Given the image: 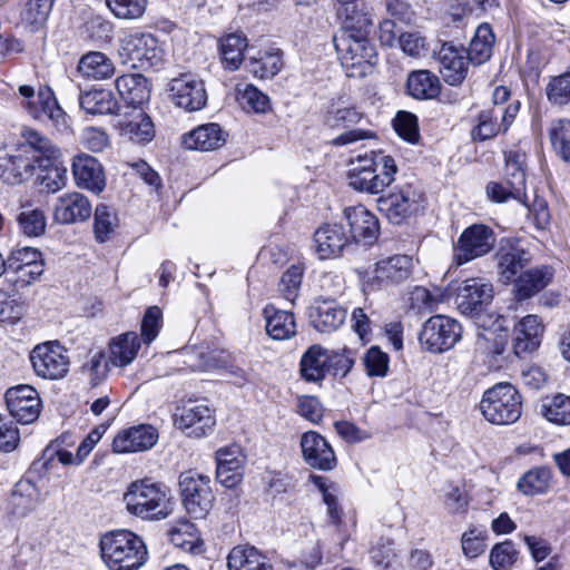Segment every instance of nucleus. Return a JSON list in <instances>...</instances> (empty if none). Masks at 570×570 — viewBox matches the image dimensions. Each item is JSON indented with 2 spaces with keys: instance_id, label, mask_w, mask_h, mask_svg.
I'll return each mask as SVG.
<instances>
[{
  "instance_id": "nucleus-50",
  "label": "nucleus",
  "mask_w": 570,
  "mask_h": 570,
  "mask_svg": "<svg viewBox=\"0 0 570 570\" xmlns=\"http://www.w3.org/2000/svg\"><path fill=\"white\" fill-rule=\"evenodd\" d=\"M551 479L550 470L537 468L527 472L519 481L518 488L525 495H535L547 491Z\"/></svg>"
},
{
  "instance_id": "nucleus-34",
  "label": "nucleus",
  "mask_w": 570,
  "mask_h": 570,
  "mask_svg": "<svg viewBox=\"0 0 570 570\" xmlns=\"http://www.w3.org/2000/svg\"><path fill=\"white\" fill-rule=\"evenodd\" d=\"M39 501V490L29 480H20L9 498V512L18 518H23L35 510Z\"/></svg>"
},
{
  "instance_id": "nucleus-46",
  "label": "nucleus",
  "mask_w": 570,
  "mask_h": 570,
  "mask_svg": "<svg viewBox=\"0 0 570 570\" xmlns=\"http://www.w3.org/2000/svg\"><path fill=\"white\" fill-rule=\"evenodd\" d=\"M505 178L508 185H513V194L520 196L525 190V158L527 155L519 148L504 153Z\"/></svg>"
},
{
  "instance_id": "nucleus-63",
  "label": "nucleus",
  "mask_w": 570,
  "mask_h": 570,
  "mask_svg": "<svg viewBox=\"0 0 570 570\" xmlns=\"http://www.w3.org/2000/svg\"><path fill=\"white\" fill-rule=\"evenodd\" d=\"M397 45L409 57L422 58L428 55V42L420 32H402L399 35Z\"/></svg>"
},
{
  "instance_id": "nucleus-5",
  "label": "nucleus",
  "mask_w": 570,
  "mask_h": 570,
  "mask_svg": "<svg viewBox=\"0 0 570 570\" xmlns=\"http://www.w3.org/2000/svg\"><path fill=\"white\" fill-rule=\"evenodd\" d=\"M480 411L483 417L492 424H512L521 416V395L509 383L495 384L483 393Z\"/></svg>"
},
{
  "instance_id": "nucleus-38",
  "label": "nucleus",
  "mask_w": 570,
  "mask_h": 570,
  "mask_svg": "<svg viewBox=\"0 0 570 570\" xmlns=\"http://www.w3.org/2000/svg\"><path fill=\"white\" fill-rule=\"evenodd\" d=\"M141 340L135 332L115 337L109 344V362L119 367L129 365L137 356Z\"/></svg>"
},
{
  "instance_id": "nucleus-19",
  "label": "nucleus",
  "mask_w": 570,
  "mask_h": 570,
  "mask_svg": "<svg viewBox=\"0 0 570 570\" xmlns=\"http://www.w3.org/2000/svg\"><path fill=\"white\" fill-rule=\"evenodd\" d=\"M493 297L492 285L481 278L463 281L456 288L455 304L462 314L478 312Z\"/></svg>"
},
{
  "instance_id": "nucleus-48",
  "label": "nucleus",
  "mask_w": 570,
  "mask_h": 570,
  "mask_svg": "<svg viewBox=\"0 0 570 570\" xmlns=\"http://www.w3.org/2000/svg\"><path fill=\"white\" fill-rule=\"evenodd\" d=\"M499 116V107L482 110L478 116L476 125L471 131L472 138L478 141H484L495 137L503 130V126L498 121Z\"/></svg>"
},
{
  "instance_id": "nucleus-4",
  "label": "nucleus",
  "mask_w": 570,
  "mask_h": 570,
  "mask_svg": "<svg viewBox=\"0 0 570 570\" xmlns=\"http://www.w3.org/2000/svg\"><path fill=\"white\" fill-rule=\"evenodd\" d=\"M397 167L393 157L371 151L351 160L348 185L362 193L379 194L394 180Z\"/></svg>"
},
{
  "instance_id": "nucleus-7",
  "label": "nucleus",
  "mask_w": 570,
  "mask_h": 570,
  "mask_svg": "<svg viewBox=\"0 0 570 570\" xmlns=\"http://www.w3.org/2000/svg\"><path fill=\"white\" fill-rule=\"evenodd\" d=\"M179 488L187 512L195 519L205 518L214 502L210 478L195 470H188L179 475Z\"/></svg>"
},
{
  "instance_id": "nucleus-26",
  "label": "nucleus",
  "mask_w": 570,
  "mask_h": 570,
  "mask_svg": "<svg viewBox=\"0 0 570 570\" xmlns=\"http://www.w3.org/2000/svg\"><path fill=\"white\" fill-rule=\"evenodd\" d=\"M91 210V204L85 195L68 193L57 199L53 217L60 224H73L88 219Z\"/></svg>"
},
{
  "instance_id": "nucleus-28",
  "label": "nucleus",
  "mask_w": 570,
  "mask_h": 570,
  "mask_svg": "<svg viewBox=\"0 0 570 570\" xmlns=\"http://www.w3.org/2000/svg\"><path fill=\"white\" fill-rule=\"evenodd\" d=\"M543 325L537 315H527L514 326L513 350L517 356L535 351L543 334Z\"/></svg>"
},
{
  "instance_id": "nucleus-31",
  "label": "nucleus",
  "mask_w": 570,
  "mask_h": 570,
  "mask_svg": "<svg viewBox=\"0 0 570 570\" xmlns=\"http://www.w3.org/2000/svg\"><path fill=\"white\" fill-rule=\"evenodd\" d=\"M181 144L190 150L208 151L222 147L225 137L217 124H206L185 134Z\"/></svg>"
},
{
  "instance_id": "nucleus-56",
  "label": "nucleus",
  "mask_w": 570,
  "mask_h": 570,
  "mask_svg": "<svg viewBox=\"0 0 570 570\" xmlns=\"http://www.w3.org/2000/svg\"><path fill=\"white\" fill-rule=\"evenodd\" d=\"M185 364L193 371H209L219 366V358L216 350L186 348Z\"/></svg>"
},
{
  "instance_id": "nucleus-35",
  "label": "nucleus",
  "mask_w": 570,
  "mask_h": 570,
  "mask_svg": "<svg viewBox=\"0 0 570 570\" xmlns=\"http://www.w3.org/2000/svg\"><path fill=\"white\" fill-rule=\"evenodd\" d=\"M497 257L500 277L505 283L514 281L517 274L531 259L530 254L517 245L501 247Z\"/></svg>"
},
{
  "instance_id": "nucleus-39",
  "label": "nucleus",
  "mask_w": 570,
  "mask_h": 570,
  "mask_svg": "<svg viewBox=\"0 0 570 570\" xmlns=\"http://www.w3.org/2000/svg\"><path fill=\"white\" fill-rule=\"evenodd\" d=\"M267 334L278 341L292 337L296 332L294 315L291 312L277 309L274 305L264 308Z\"/></svg>"
},
{
  "instance_id": "nucleus-2",
  "label": "nucleus",
  "mask_w": 570,
  "mask_h": 570,
  "mask_svg": "<svg viewBox=\"0 0 570 570\" xmlns=\"http://www.w3.org/2000/svg\"><path fill=\"white\" fill-rule=\"evenodd\" d=\"M122 501L127 512L141 520H164L173 511L169 489L149 478L132 481L127 487Z\"/></svg>"
},
{
  "instance_id": "nucleus-49",
  "label": "nucleus",
  "mask_w": 570,
  "mask_h": 570,
  "mask_svg": "<svg viewBox=\"0 0 570 570\" xmlns=\"http://www.w3.org/2000/svg\"><path fill=\"white\" fill-rule=\"evenodd\" d=\"M541 414L552 423L570 424V396L557 394L546 399L541 405Z\"/></svg>"
},
{
  "instance_id": "nucleus-6",
  "label": "nucleus",
  "mask_w": 570,
  "mask_h": 570,
  "mask_svg": "<svg viewBox=\"0 0 570 570\" xmlns=\"http://www.w3.org/2000/svg\"><path fill=\"white\" fill-rule=\"evenodd\" d=\"M334 43L348 77L363 78L377 63L375 47L367 38L341 35L334 39Z\"/></svg>"
},
{
  "instance_id": "nucleus-62",
  "label": "nucleus",
  "mask_w": 570,
  "mask_h": 570,
  "mask_svg": "<svg viewBox=\"0 0 570 570\" xmlns=\"http://www.w3.org/2000/svg\"><path fill=\"white\" fill-rule=\"evenodd\" d=\"M302 278L303 267L299 265H292L284 272L278 289L286 301L294 303L298 294Z\"/></svg>"
},
{
  "instance_id": "nucleus-12",
  "label": "nucleus",
  "mask_w": 570,
  "mask_h": 570,
  "mask_svg": "<svg viewBox=\"0 0 570 570\" xmlns=\"http://www.w3.org/2000/svg\"><path fill=\"white\" fill-rule=\"evenodd\" d=\"M461 338L460 324L448 316L430 317L422 327L419 340L431 353H442L452 348Z\"/></svg>"
},
{
  "instance_id": "nucleus-61",
  "label": "nucleus",
  "mask_w": 570,
  "mask_h": 570,
  "mask_svg": "<svg viewBox=\"0 0 570 570\" xmlns=\"http://www.w3.org/2000/svg\"><path fill=\"white\" fill-rule=\"evenodd\" d=\"M487 530L470 529L463 532L461 537V547L463 554L469 559H474L484 553L487 549Z\"/></svg>"
},
{
  "instance_id": "nucleus-1",
  "label": "nucleus",
  "mask_w": 570,
  "mask_h": 570,
  "mask_svg": "<svg viewBox=\"0 0 570 570\" xmlns=\"http://www.w3.org/2000/svg\"><path fill=\"white\" fill-rule=\"evenodd\" d=\"M24 144L0 148V179L9 185H18L30 178L36 169V154L47 159L56 158L58 148L37 130H22Z\"/></svg>"
},
{
  "instance_id": "nucleus-24",
  "label": "nucleus",
  "mask_w": 570,
  "mask_h": 570,
  "mask_svg": "<svg viewBox=\"0 0 570 570\" xmlns=\"http://www.w3.org/2000/svg\"><path fill=\"white\" fill-rule=\"evenodd\" d=\"M72 175L78 187L99 194L106 187L101 164L92 156L80 154L73 157Z\"/></svg>"
},
{
  "instance_id": "nucleus-43",
  "label": "nucleus",
  "mask_w": 570,
  "mask_h": 570,
  "mask_svg": "<svg viewBox=\"0 0 570 570\" xmlns=\"http://www.w3.org/2000/svg\"><path fill=\"white\" fill-rule=\"evenodd\" d=\"M79 105L91 115H112L118 109V102L112 92L106 89H94L80 94Z\"/></svg>"
},
{
  "instance_id": "nucleus-15",
  "label": "nucleus",
  "mask_w": 570,
  "mask_h": 570,
  "mask_svg": "<svg viewBox=\"0 0 570 570\" xmlns=\"http://www.w3.org/2000/svg\"><path fill=\"white\" fill-rule=\"evenodd\" d=\"M215 424L214 412L205 404L188 403L175 417V425L178 429L197 439L212 433Z\"/></svg>"
},
{
  "instance_id": "nucleus-44",
  "label": "nucleus",
  "mask_w": 570,
  "mask_h": 570,
  "mask_svg": "<svg viewBox=\"0 0 570 570\" xmlns=\"http://www.w3.org/2000/svg\"><path fill=\"white\" fill-rule=\"evenodd\" d=\"M60 156V151L58 150V155L56 158L47 159L42 157L40 154L36 156L35 164H38L41 173L38 175L37 179L40 185L46 188L49 193H56L62 189L66 186L67 181V170L65 167H59L53 164Z\"/></svg>"
},
{
  "instance_id": "nucleus-20",
  "label": "nucleus",
  "mask_w": 570,
  "mask_h": 570,
  "mask_svg": "<svg viewBox=\"0 0 570 570\" xmlns=\"http://www.w3.org/2000/svg\"><path fill=\"white\" fill-rule=\"evenodd\" d=\"M156 428L149 424H139L121 430L115 436L112 449L117 453H135L150 450L158 441Z\"/></svg>"
},
{
  "instance_id": "nucleus-58",
  "label": "nucleus",
  "mask_w": 570,
  "mask_h": 570,
  "mask_svg": "<svg viewBox=\"0 0 570 570\" xmlns=\"http://www.w3.org/2000/svg\"><path fill=\"white\" fill-rule=\"evenodd\" d=\"M148 0H106V4L118 19L136 20L144 16Z\"/></svg>"
},
{
  "instance_id": "nucleus-14",
  "label": "nucleus",
  "mask_w": 570,
  "mask_h": 570,
  "mask_svg": "<svg viewBox=\"0 0 570 570\" xmlns=\"http://www.w3.org/2000/svg\"><path fill=\"white\" fill-rule=\"evenodd\" d=\"M6 404L10 415L22 424L35 422L41 411L38 391L27 384L10 387L6 392Z\"/></svg>"
},
{
  "instance_id": "nucleus-54",
  "label": "nucleus",
  "mask_w": 570,
  "mask_h": 570,
  "mask_svg": "<svg viewBox=\"0 0 570 570\" xmlns=\"http://www.w3.org/2000/svg\"><path fill=\"white\" fill-rule=\"evenodd\" d=\"M24 309L21 295L0 291V322L14 324L22 318Z\"/></svg>"
},
{
  "instance_id": "nucleus-33",
  "label": "nucleus",
  "mask_w": 570,
  "mask_h": 570,
  "mask_svg": "<svg viewBox=\"0 0 570 570\" xmlns=\"http://www.w3.org/2000/svg\"><path fill=\"white\" fill-rule=\"evenodd\" d=\"M116 89L121 99L131 108L140 107L149 99L148 80L140 73H127L115 81Z\"/></svg>"
},
{
  "instance_id": "nucleus-59",
  "label": "nucleus",
  "mask_w": 570,
  "mask_h": 570,
  "mask_svg": "<svg viewBox=\"0 0 570 570\" xmlns=\"http://www.w3.org/2000/svg\"><path fill=\"white\" fill-rule=\"evenodd\" d=\"M117 216L106 205H98L95 210L94 232L99 243L106 242L117 226Z\"/></svg>"
},
{
  "instance_id": "nucleus-8",
  "label": "nucleus",
  "mask_w": 570,
  "mask_h": 570,
  "mask_svg": "<svg viewBox=\"0 0 570 570\" xmlns=\"http://www.w3.org/2000/svg\"><path fill=\"white\" fill-rule=\"evenodd\" d=\"M494 246L493 229L484 224H473L466 227L454 243L452 264L464 265L489 254Z\"/></svg>"
},
{
  "instance_id": "nucleus-13",
  "label": "nucleus",
  "mask_w": 570,
  "mask_h": 570,
  "mask_svg": "<svg viewBox=\"0 0 570 570\" xmlns=\"http://www.w3.org/2000/svg\"><path fill=\"white\" fill-rule=\"evenodd\" d=\"M17 96L20 99V106L36 119L47 117L58 121L63 115L49 87L39 86L36 89L32 85H19Z\"/></svg>"
},
{
  "instance_id": "nucleus-30",
  "label": "nucleus",
  "mask_w": 570,
  "mask_h": 570,
  "mask_svg": "<svg viewBox=\"0 0 570 570\" xmlns=\"http://www.w3.org/2000/svg\"><path fill=\"white\" fill-rule=\"evenodd\" d=\"M343 31L341 35L367 38L372 27L373 18L363 3H348L340 12Z\"/></svg>"
},
{
  "instance_id": "nucleus-10",
  "label": "nucleus",
  "mask_w": 570,
  "mask_h": 570,
  "mask_svg": "<svg viewBox=\"0 0 570 570\" xmlns=\"http://www.w3.org/2000/svg\"><path fill=\"white\" fill-rule=\"evenodd\" d=\"M119 56L131 68L147 69L161 61L163 50L153 35L134 32L120 40Z\"/></svg>"
},
{
  "instance_id": "nucleus-9",
  "label": "nucleus",
  "mask_w": 570,
  "mask_h": 570,
  "mask_svg": "<svg viewBox=\"0 0 570 570\" xmlns=\"http://www.w3.org/2000/svg\"><path fill=\"white\" fill-rule=\"evenodd\" d=\"M37 376L56 381L63 379L70 367L68 351L58 341L37 344L29 355Z\"/></svg>"
},
{
  "instance_id": "nucleus-57",
  "label": "nucleus",
  "mask_w": 570,
  "mask_h": 570,
  "mask_svg": "<svg viewBox=\"0 0 570 570\" xmlns=\"http://www.w3.org/2000/svg\"><path fill=\"white\" fill-rule=\"evenodd\" d=\"M238 101L248 112L265 114L271 109L268 96L253 85H246L243 90L238 91Z\"/></svg>"
},
{
  "instance_id": "nucleus-16",
  "label": "nucleus",
  "mask_w": 570,
  "mask_h": 570,
  "mask_svg": "<svg viewBox=\"0 0 570 570\" xmlns=\"http://www.w3.org/2000/svg\"><path fill=\"white\" fill-rule=\"evenodd\" d=\"M301 449L304 461L313 469L331 471L337 465L332 445L315 431H308L302 435Z\"/></svg>"
},
{
  "instance_id": "nucleus-40",
  "label": "nucleus",
  "mask_w": 570,
  "mask_h": 570,
  "mask_svg": "<svg viewBox=\"0 0 570 570\" xmlns=\"http://www.w3.org/2000/svg\"><path fill=\"white\" fill-rule=\"evenodd\" d=\"M363 118L361 112L347 97L334 100L325 116V124L331 128H345L356 125Z\"/></svg>"
},
{
  "instance_id": "nucleus-21",
  "label": "nucleus",
  "mask_w": 570,
  "mask_h": 570,
  "mask_svg": "<svg viewBox=\"0 0 570 570\" xmlns=\"http://www.w3.org/2000/svg\"><path fill=\"white\" fill-rule=\"evenodd\" d=\"M118 129L121 137L139 145H146L155 137L154 124L141 107L121 114Z\"/></svg>"
},
{
  "instance_id": "nucleus-51",
  "label": "nucleus",
  "mask_w": 570,
  "mask_h": 570,
  "mask_svg": "<svg viewBox=\"0 0 570 570\" xmlns=\"http://www.w3.org/2000/svg\"><path fill=\"white\" fill-rule=\"evenodd\" d=\"M550 139L560 158L570 164V120L553 121L550 128Z\"/></svg>"
},
{
  "instance_id": "nucleus-23",
  "label": "nucleus",
  "mask_w": 570,
  "mask_h": 570,
  "mask_svg": "<svg viewBox=\"0 0 570 570\" xmlns=\"http://www.w3.org/2000/svg\"><path fill=\"white\" fill-rule=\"evenodd\" d=\"M351 243L342 225L325 224L315 230L313 249L320 259H332L342 255Z\"/></svg>"
},
{
  "instance_id": "nucleus-36",
  "label": "nucleus",
  "mask_w": 570,
  "mask_h": 570,
  "mask_svg": "<svg viewBox=\"0 0 570 570\" xmlns=\"http://www.w3.org/2000/svg\"><path fill=\"white\" fill-rule=\"evenodd\" d=\"M77 70L83 78L105 80L115 75L116 67L106 53L89 51L79 59Z\"/></svg>"
},
{
  "instance_id": "nucleus-45",
  "label": "nucleus",
  "mask_w": 570,
  "mask_h": 570,
  "mask_svg": "<svg viewBox=\"0 0 570 570\" xmlns=\"http://www.w3.org/2000/svg\"><path fill=\"white\" fill-rule=\"evenodd\" d=\"M494 40L495 38L491 27L488 23L480 24L466 50L470 61L475 65L488 61L492 55Z\"/></svg>"
},
{
  "instance_id": "nucleus-29",
  "label": "nucleus",
  "mask_w": 570,
  "mask_h": 570,
  "mask_svg": "<svg viewBox=\"0 0 570 570\" xmlns=\"http://www.w3.org/2000/svg\"><path fill=\"white\" fill-rule=\"evenodd\" d=\"M346 309L334 301H316L309 316L315 330L321 333H331L343 325L346 318Z\"/></svg>"
},
{
  "instance_id": "nucleus-17",
  "label": "nucleus",
  "mask_w": 570,
  "mask_h": 570,
  "mask_svg": "<svg viewBox=\"0 0 570 570\" xmlns=\"http://www.w3.org/2000/svg\"><path fill=\"white\" fill-rule=\"evenodd\" d=\"M216 478L225 488L233 489L244 476L246 455L238 445H229L216 452Z\"/></svg>"
},
{
  "instance_id": "nucleus-60",
  "label": "nucleus",
  "mask_w": 570,
  "mask_h": 570,
  "mask_svg": "<svg viewBox=\"0 0 570 570\" xmlns=\"http://www.w3.org/2000/svg\"><path fill=\"white\" fill-rule=\"evenodd\" d=\"M518 551L511 541L495 543L490 551L489 563L493 570H509L517 561Z\"/></svg>"
},
{
  "instance_id": "nucleus-52",
  "label": "nucleus",
  "mask_w": 570,
  "mask_h": 570,
  "mask_svg": "<svg viewBox=\"0 0 570 570\" xmlns=\"http://www.w3.org/2000/svg\"><path fill=\"white\" fill-rule=\"evenodd\" d=\"M17 222L22 234L28 237L42 235L47 226L46 216L38 208H23L18 215Z\"/></svg>"
},
{
  "instance_id": "nucleus-22",
  "label": "nucleus",
  "mask_w": 570,
  "mask_h": 570,
  "mask_svg": "<svg viewBox=\"0 0 570 570\" xmlns=\"http://www.w3.org/2000/svg\"><path fill=\"white\" fill-rule=\"evenodd\" d=\"M436 59L440 63V72L444 81L451 86H458L465 79L470 59L464 48H458L451 43H443Z\"/></svg>"
},
{
  "instance_id": "nucleus-64",
  "label": "nucleus",
  "mask_w": 570,
  "mask_h": 570,
  "mask_svg": "<svg viewBox=\"0 0 570 570\" xmlns=\"http://www.w3.org/2000/svg\"><path fill=\"white\" fill-rule=\"evenodd\" d=\"M547 97L554 105H566L570 101V72L553 77L547 86Z\"/></svg>"
},
{
  "instance_id": "nucleus-11",
  "label": "nucleus",
  "mask_w": 570,
  "mask_h": 570,
  "mask_svg": "<svg viewBox=\"0 0 570 570\" xmlns=\"http://www.w3.org/2000/svg\"><path fill=\"white\" fill-rule=\"evenodd\" d=\"M422 193L412 184L394 187L377 199L379 210L393 224H401L420 209Z\"/></svg>"
},
{
  "instance_id": "nucleus-41",
  "label": "nucleus",
  "mask_w": 570,
  "mask_h": 570,
  "mask_svg": "<svg viewBox=\"0 0 570 570\" xmlns=\"http://www.w3.org/2000/svg\"><path fill=\"white\" fill-rule=\"evenodd\" d=\"M328 372V351L320 345L311 346L302 356L301 374L308 382H318Z\"/></svg>"
},
{
  "instance_id": "nucleus-27",
  "label": "nucleus",
  "mask_w": 570,
  "mask_h": 570,
  "mask_svg": "<svg viewBox=\"0 0 570 570\" xmlns=\"http://www.w3.org/2000/svg\"><path fill=\"white\" fill-rule=\"evenodd\" d=\"M413 269V259L407 255H395L379 261L373 271V283L397 284L407 279Z\"/></svg>"
},
{
  "instance_id": "nucleus-55",
  "label": "nucleus",
  "mask_w": 570,
  "mask_h": 570,
  "mask_svg": "<svg viewBox=\"0 0 570 570\" xmlns=\"http://www.w3.org/2000/svg\"><path fill=\"white\" fill-rule=\"evenodd\" d=\"M55 0H29L21 11V22L31 30L37 29L48 18Z\"/></svg>"
},
{
  "instance_id": "nucleus-47",
  "label": "nucleus",
  "mask_w": 570,
  "mask_h": 570,
  "mask_svg": "<svg viewBox=\"0 0 570 570\" xmlns=\"http://www.w3.org/2000/svg\"><path fill=\"white\" fill-rule=\"evenodd\" d=\"M247 39L238 33H230L220 41L223 62L229 70H236L243 62Z\"/></svg>"
},
{
  "instance_id": "nucleus-32",
  "label": "nucleus",
  "mask_w": 570,
  "mask_h": 570,
  "mask_svg": "<svg viewBox=\"0 0 570 570\" xmlns=\"http://www.w3.org/2000/svg\"><path fill=\"white\" fill-rule=\"evenodd\" d=\"M228 570H274L268 558L248 544L234 547L227 556Z\"/></svg>"
},
{
  "instance_id": "nucleus-53",
  "label": "nucleus",
  "mask_w": 570,
  "mask_h": 570,
  "mask_svg": "<svg viewBox=\"0 0 570 570\" xmlns=\"http://www.w3.org/2000/svg\"><path fill=\"white\" fill-rule=\"evenodd\" d=\"M282 67L283 61L278 52H266L257 59H250L247 63L248 71L262 79L276 76Z\"/></svg>"
},
{
  "instance_id": "nucleus-25",
  "label": "nucleus",
  "mask_w": 570,
  "mask_h": 570,
  "mask_svg": "<svg viewBox=\"0 0 570 570\" xmlns=\"http://www.w3.org/2000/svg\"><path fill=\"white\" fill-rule=\"evenodd\" d=\"M344 216L350 225L351 238L363 245H372L379 236L380 224L374 214L364 206L357 205L344 210Z\"/></svg>"
},
{
  "instance_id": "nucleus-42",
  "label": "nucleus",
  "mask_w": 570,
  "mask_h": 570,
  "mask_svg": "<svg viewBox=\"0 0 570 570\" xmlns=\"http://www.w3.org/2000/svg\"><path fill=\"white\" fill-rule=\"evenodd\" d=\"M410 96L415 99H432L440 94L439 78L429 70L412 71L406 81Z\"/></svg>"
},
{
  "instance_id": "nucleus-3",
  "label": "nucleus",
  "mask_w": 570,
  "mask_h": 570,
  "mask_svg": "<svg viewBox=\"0 0 570 570\" xmlns=\"http://www.w3.org/2000/svg\"><path fill=\"white\" fill-rule=\"evenodd\" d=\"M99 548L102 561L109 570H138L148 556L142 539L125 529L102 534Z\"/></svg>"
},
{
  "instance_id": "nucleus-37",
  "label": "nucleus",
  "mask_w": 570,
  "mask_h": 570,
  "mask_svg": "<svg viewBox=\"0 0 570 570\" xmlns=\"http://www.w3.org/2000/svg\"><path fill=\"white\" fill-rule=\"evenodd\" d=\"M553 272L549 266L530 268L515 281V295L519 299H527L542 291L552 279Z\"/></svg>"
},
{
  "instance_id": "nucleus-18",
  "label": "nucleus",
  "mask_w": 570,
  "mask_h": 570,
  "mask_svg": "<svg viewBox=\"0 0 570 570\" xmlns=\"http://www.w3.org/2000/svg\"><path fill=\"white\" fill-rule=\"evenodd\" d=\"M170 92L175 105L187 111L199 110L207 101L204 82L190 73L173 79Z\"/></svg>"
}]
</instances>
